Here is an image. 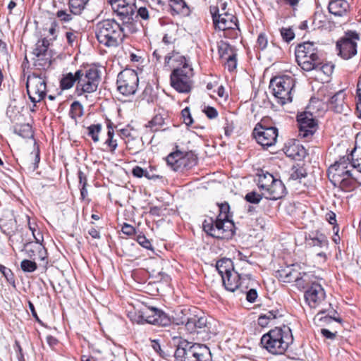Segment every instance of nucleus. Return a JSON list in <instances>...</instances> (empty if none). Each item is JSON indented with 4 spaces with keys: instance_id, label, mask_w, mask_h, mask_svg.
<instances>
[{
    "instance_id": "nucleus-1",
    "label": "nucleus",
    "mask_w": 361,
    "mask_h": 361,
    "mask_svg": "<svg viewBox=\"0 0 361 361\" xmlns=\"http://www.w3.org/2000/svg\"><path fill=\"white\" fill-rule=\"evenodd\" d=\"M103 68L96 66L81 67L75 72L63 73L60 79L61 90L75 87V90H97Z\"/></svg>"
},
{
    "instance_id": "nucleus-2",
    "label": "nucleus",
    "mask_w": 361,
    "mask_h": 361,
    "mask_svg": "<svg viewBox=\"0 0 361 361\" xmlns=\"http://www.w3.org/2000/svg\"><path fill=\"white\" fill-rule=\"evenodd\" d=\"M171 61L177 63V66L173 65V70L170 76L172 87L175 90H191L193 69L186 58L173 51L165 56V66H169Z\"/></svg>"
},
{
    "instance_id": "nucleus-3",
    "label": "nucleus",
    "mask_w": 361,
    "mask_h": 361,
    "mask_svg": "<svg viewBox=\"0 0 361 361\" xmlns=\"http://www.w3.org/2000/svg\"><path fill=\"white\" fill-rule=\"evenodd\" d=\"M293 342L292 330L286 325L274 327L260 339L262 347L274 355H285Z\"/></svg>"
},
{
    "instance_id": "nucleus-4",
    "label": "nucleus",
    "mask_w": 361,
    "mask_h": 361,
    "mask_svg": "<svg viewBox=\"0 0 361 361\" xmlns=\"http://www.w3.org/2000/svg\"><path fill=\"white\" fill-rule=\"evenodd\" d=\"M95 35L98 42L107 47H118L126 36L123 26L114 19L98 22L95 26Z\"/></svg>"
},
{
    "instance_id": "nucleus-5",
    "label": "nucleus",
    "mask_w": 361,
    "mask_h": 361,
    "mask_svg": "<svg viewBox=\"0 0 361 361\" xmlns=\"http://www.w3.org/2000/svg\"><path fill=\"white\" fill-rule=\"evenodd\" d=\"M298 64L305 71H313L321 63V56L314 43L305 42L298 44L295 51Z\"/></svg>"
},
{
    "instance_id": "nucleus-6",
    "label": "nucleus",
    "mask_w": 361,
    "mask_h": 361,
    "mask_svg": "<svg viewBox=\"0 0 361 361\" xmlns=\"http://www.w3.org/2000/svg\"><path fill=\"white\" fill-rule=\"evenodd\" d=\"M176 361H212L209 349L204 345L181 343L174 353Z\"/></svg>"
},
{
    "instance_id": "nucleus-7",
    "label": "nucleus",
    "mask_w": 361,
    "mask_h": 361,
    "mask_svg": "<svg viewBox=\"0 0 361 361\" xmlns=\"http://www.w3.org/2000/svg\"><path fill=\"white\" fill-rule=\"evenodd\" d=\"M177 325L185 324L187 330L192 334H196L198 339L202 341L209 340L214 331L212 329L211 324L207 322L205 317H197L195 315L185 319L176 322Z\"/></svg>"
},
{
    "instance_id": "nucleus-8",
    "label": "nucleus",
    "mask_w": 361,
    "mask_h": 361,
    "mask_svg": "<svg viewBox=\"0 0 361 361\" xmlns=\"http://www.w3.org/2000/svg\"><path fill=\"white\" fill-rule=\"evenodd\" d=\"M166 161L173 171L184 172L197 165V157L192 152H185L176 149L166 157Z\"/></svg>"
},
{
    "instance_id": "nucleus-9",
    "label": "nucleus",
    "mask_w": 361,
    "mask_h": 361,
    "mask_svg": "<svg viewBox=\"0 0 361 361\" xmlns=\"http://www.w3.org/2000/svg\"><path fill=\"white\" fill-rule=\"evenodd\" d=\"M203 230L213 238L225 239L231 238L234 233V224L230 219H212L204 220L202 224Z\"/></svg>"
},
{
    "instance_id": "nucleus-10",
    "label": "nucleus",
    "mask_w": 361,
    "mask_h": 361,
    "mask_svg": "<svg viewBox=\"0 0 361 361\" xmlns=\"http://www.w3.org/2000/svg\"><path fill=\"white\" fill-rule=\"evenodd\" d=\"M360 39L355 31H348L336 42L338 55L343 59L348 60L356 55L357 41Z\"/></svg>"
},
{
    "instance_id": "nucleus-11",
    "label": "nucleus",
    "mask_w": 361,
    "mask_h": 361,
    "mask_svg": "<svg viewBox=\"0 0 361 361\" xmlns=\"http://www.w3.org/2000/svg\"><path fill=\"white\" fill-rule=\"evenodd\" d=\"M257 142L263 147H269L276 144L278 129L276 127H267L259 123L252 133Z\"/></svg>"
},
{
    "instance_id": "nucleus-12",
    "label": "nucleus",
    "mask_w": 361,
    "mask_h": 361,
    "mask_svg": "<svg viewBox=\"0 0 361 361\" xmlns=\"http://www.w3.org/2000/svg\"><path fill=\"white\" fill-rule=\"evenodd\" d=\"M299 135L309 139L312 137L317 128V120L310 111H304L297 115Z\"/></svg>"
},
{
    "instance_id": "nucleus-13",
    "label": "nucleus",
    "mask_w": 361,
    "mask_h": 361,
    "mask_svg": "<svg viewBox=\"0 0 361 361\" xmlns=\"http://www.w3.org/2000/svg\"><path fill=\"white\" fill-rule=\"evenodd\" d=\"M141 317L146 322L162 326H169L173 322L171 318L162 310L152 307H146L141 311Z\"/></svg>"
},
{
    "instance_id": "nucleus-14",
    "label": "nucleus",
    "mask_w": 361,
    "mask_h": 361,
    "mask_svg": "<svg viewBox=\"0 0 361 361\" xmlns=\"http://www.w3.org/2000/svg\"><path fill=\"white\" fill-rule=\"evenodd\" d=\"M210 13L216 29L223 30L236 27L238 18L235 15L228 12L220 13L216 6L210 7Z\"/></svg>"
},
{
    "instance_id": "nucleus-15",
    "label": "nucleus",
    "mask_w": 361,
    "mask_h": 361,
    "mask_svg": "<svg viewBox=\"0 0 361 361\" xmlns=\"http://www.w3.org/2000/svg\"><path fill=\"white\" fill-rule=\"evenodd\" d=\"M351 164L350 154L343 156L332 164L328 169V176L331 182L339 180L343 176H351V172L348 170V166Z\"/></svg>"
},
{
    "instance_id": "nucleus-16",
    "label": "nucleus",
    "mask_w": 361,
    "mask_h": 361,
    "mask_svg": "<svg viewBox=\"0 0 361 361\" xmlns=\"http://www.w3.org/2000/svg\"><path fill=\"white\" fill-rule=\"evenodd\" d=\"M305 300L311 308L317 307L326 298L323 287L317 282H312L305 291Z\"/></svg>"
},
{
    "instance_id": "nucleus-17",
    "label": "nucleus",
    "mask_w": 361,
    "mask_h": 361,
    "mask_svg": "<svg viewBox=\"0 0 361 361\" xmlns=\"http://www.w3.org/2000/svg\"><path fill=\"white\" fill-rule=\"evenodd\" d=\"M111 6L121 20L128 22L133 18L135 8V4H129L126 0H120Z\"/></svg>"
},
{
    "instance_id": "nucleus-18",
    "label": "nucleus",
    "mask_w": 361,
    "mask_h": 361,
    "mask_svg": "<svg viewBox=\"0 0 361 361\" xmlns=\"http://www.w3.org/2000/svg\"><path fill=\"white\" fill-rule=\"evenodd\" d=\"M294 87V78L286 75L274 77L271 79L269 86L271 90H293Z\"/></svg>"
},
{
    "instance_id": "nucleus-19",
    "label": "nucleus",
    "mask_w": 361,
    "mask_h": 361,
    "mask_svg": "<svg viewBox=\"0 0 361 361\" xmlns=\"http://www.w3.org/2000/svg\"><path fill=\"white\" fill-rule=\"evenodd\" d=\"M282 309L274 308L262 313L257 319V324L261 327H267L269 324H276L277 321L283 317Z\"/></svg>"
},
{
    "instance_id": "nucleus-20",
    "label": "nucleus",
    "mask_w": 361,
    "mask_h": 361,
    "mask_svg": "<svg viewBox=\"0 0 361 361\" xmlns=\"http://www.w3.org/2000/svg\"><path fill=\"white\" fill-rule=\"evenodd\" d=\"M286 192V188L283 182L280 179L276 178L274 182L262 192V195L267 199L276 200L283 197Z\"/></svg>"
},
{
    "instance_id": "nucleus-21",
    "label": "nucleus",
    "mask_w": 361,
    "mask_h": 361,
    "mask_svg": "<svg viewBox=\"0 0 361 361\" xmlns=\"http://www.w3.org/2000/svg\"><path fill=\"white\" fill-rule=\"evenodd\" d=\"M329 13L337 17L347 16L350 10V5L345 0H331L329 3Z\"/></svg>"
},
{
    "instance_id": "nucleus-22",
    "label": "nucleus",
    "mask_w": 361,
    "mask_h": 361,
    "mask_svg": "<svg viewBox=\"0 0 361 361\" xmlns=\"http://www.w3.org/2000/svg\"><path fill=\"white\" fill-rule=\"evenodd\" d=\"M117 90L120 91L123 87L130 88V90H135V86L138 82V78L133 73H121L118 76Z\"/></svg>"
},
{
    "instance_id": "nucleus-23",
    "label": "nucleus",
    "mask_w": 361,
    "mask_h": 361,
    "mask_svg": "<svg viewBox=\"0 0 361 361\" xmlns=\"http://www.w3.org/2000/svg\"><path fill=\"white\" fill-rule=\"evenodd\" d=\"M222 282L226 290L230 292L238 290L240 281V274L236 271H231L226 275H223Z\"/></svg>"
},
{
    "instance_id": "nucleus-24",
    "label": "nucleus",
    "mask_w": 361,
    "mask_h": 361,
    "mask_svg": "<svg viewBox=\"0 0 361 361\" xmlns=\"http://www.w3.org/2000/svg\"><path fill=\"white\" fill-rule=\"evenodd\" d=\"M286 154L288 157L298 160L304 159L307 154L305 147L300 144H293L288 147Z\"/></svg>"
},
{
    "instance_id": "nucleus-25",
    "label": "nucleus",
    "mask_w": 361,
    "mask_h": 361,
    "mask_svg": "<svg viewBox=\"0 0 361 361\" xmlns=\"http://www.w3.org/2000/svg\"><path fill=\"white\" fill-rule=\"evenodd\" d=\"M258 176V183L257 185L259 188L262 190L263 192L269 187L276 179L274 177V176L267 172L264 171L263 170H261L260 172L257 174Z\"/></svg>"
},
{
    "instance_id": "nucleus-26",
    "label": "nucleus",
    "mask_w": 361,
    "mask_h": 361,
    "mask_svg": "<svg viewBox=\"0 0 361 361\" xmlns=\"http://www.w3.org/2000/svg\"><path fill=\"white\" fill-rule=\"evenodd\" d=\"M169 5L176 14L188 16L190 13V8L184 0H169Z\"/></svg>"
},
{
    "instance_id": "nucleus-27",
    "label": "nucleus",
    "mask_w": 361,
    "mask_h": 361,
    "mask_svg": "<svg viewBox=\"0 0 361 361\" xmlns=\"http://www.w3.org/2000/svg\"><path fill=\"white\" fill-rule=\"evenodd\" d=\"M46 82L44 79L39 76H29L26 82L27 90L32 89L34 90H46Z\"/></svg>"
},
{
    "instance_id": "nucleus-28",
    "label": "nucleus",
    "mask_w": 361,
    "mask_h": 361,
    "mask_svg": "<svg viewBox=\"0 0 361 361\" xmlns=\"http://www.w3.org/2000/svg\"><path fill=\"white\" fill-rule=\"evenodd\" d=\"M165 114L158 113L145 125L151 132L158 131L165 123Z\"/></svg>"
},
{
    "instance_id": "nucleus-29",
    "label": "nucleus",
    "mask_w": 361,
    "mask_h": 361,
    "mask_svg": "<svg viewBox=\"0 0 361 361\" xmlns=\"http://www.w3.org/2000/svg\"><path fill=\"white\" fill-rule=\"evenodd\" d=\"M219 274L222 277L228 273L235 271L233 262L230 259L224 258L217 261L216 264Z\"/></svg>"
},
{
    "instance_id": "nucleus-30",
    "label": "nucleus",
    "mask_w": 361,
    "mask_h": 361,
    "mask_svg": "<svg viewBox=\"0 0 361 361\" xmlns=\"http://www.w3.org/2000/svg\"><path fill=\"white\" fill-rule=\"evenodd\" d=\"M240 281L238 290L241 293L253 288L256 284V281L250 274L240 273Z\"/></svg>"
},
{
    "instance_id": "nucleus-31",
    "label": "nucleus",
    "mask_w": 361,
    "mask_h": 361,
    "mask_svg": "<svg viewBox=\"0 0 361 361\" xmlns=\"http://www.w3.org/2000/svg\"><path fill=\"white\" fill-rule=\"evenodd\" d=\"M34 65L38 69L46 70L49 68L51 65V55L50 53H47L46 55L44 54L40 56H36L34 58Z\"/></svg>"
},
{
    "instance_id": "nucleus-32",
    "label": "nucleus",
    "mask_w": 361,
    "mask_h": 361,
    "mask_svg": "<svg viewBox=\"0 0 361 361\" xmlns=\"http://www.w3.org/2000/svg\"><path fill=\"white\" fill-rule=\"evenodd\" d=\"M325 313H327V315L325 316V317H321L319 318L320 321H324V322H327V323L329 322L331 320H334V321L338 322L339 323L342 322V319L341 318H340V317H334L335 314H336V311L333 309V307H331V303L329 304V308L323 309V310H320L317 313V317H319V315L324 314Z\"/></svg>"
},
{
    "instance_id": "nucleus-33",
    "label": "nucleus",
    "mask_w": 361,
    "mask_h": 361,
    "mask_svg": "<svg viewBox=\"0 0 361 361\" xmlns=\"http://www.w3.org/2000/svg\"><path fill=\"white\" fill-rule=\"evenodd\" d=\"M49 45V40L47 38L37 41L32 51L33 55L35 56H40L42 54L46 55L47 53H49L48 50Z\"/></svg>"
},
{
    "instance_id": "nucleus-34",
    "label": "nucleus",
    "mask_w": 361,
    "mask_h": 361,
    "mask_svg": "<svg viewBox=\"0 0 361 361\" xmlns=\"http://www.w3.org/2000/svg\"><path fill=\"white\" fill-rule=\"evenodd\" d=\"M87 3V1L83 0H69L68 6L70 12L73 15H80Z\"/></svg>"
},
{
    "instance_id": "nucleus-35",
    "label": "nucleus",
    "mask_w": 361,
    "mask_h": 361,
    "mask_svg": "<svg viewBox=\"0 0 361 361\" xmlns=\"http://www.w3.org/2000/svg\"><path fill=\"white\" fill-rule=\"evenodd\" d=\"M298 275H301V273L298 272L291 267H288L279 271L280 278L285 283L295 281Z\"/></svg>"
},
{
    "instance_id": "nucleus-36",
    "label": "nucleus",
    "mask_w": 361,
    "mask_h": 361,
    "mask_svg": "<svg viewBox=\"0 0 361 361\" xmlns=\"http://www.w3.org/2000/svg\"><path fill=\"white\" fill-rule=\"evenodd\" d=\"M15 133L23 138H33L34 131L29 123H23L15 128Z\"/></svg>"
},
{
    "instance_id": "nucleus-37",
    "label": "nucleus",
    "mask_w": 361,
    "mask_h": 361,
    "mask_svg": "<svg viewBox=\"0 0 361 361\" xmlns=\"http://www.w3.org/2000/svg\"><path fill=\"white\" fill-rule=\"evenodd\" d=\"M306 169L298 164L293 166L290 170L289 180H300L307 176Z\"/></svg>"
},
{
    "instance_id": "nucleus-38",
    "label": "nucleus",
    "mask_w": 361,
    "mask_h": 361,
    "mask_svg": "<svg viewBox=\"0 0 361 361\" xmlns=\"http://www.w3.org/2000/svg\"><path fill=\"white\" fill-rule=\"evenodd\" d=\"M43 236L40 235V238L35 237V249L37 252L38 258L42 261L47 259V251L44 246L42 245Z\"/></svg>"
},
{
    "instance_id": "nucleus-39",
    "label": "nucleus",
    "mask_w": 361,
    "mask_h": 361,
    "mask_svg": "<svg viewBox=\"0 0 361 361\" xmlns=\"http://www.w3.org/2000/svg\"><path fill=\"white\" fill-rule=\"evenodd\" d=\"M341 92H336L329 99V105L330 106V108L336 112H340L342 109L343 99L340 98Z\"/></svg>"
},
{
    "instance_id": "nucleus-40",
    "label": "nucleus",
    "mask_w": 361,
    "mask_h": 361,
    "mask_svg": "<svg viewBox=\"0 0 361 361\" xmlns=\"http://www.w3.org/2000/svg\"><path fill=\"white\" fill-rule=\"evenodd\" d=\"M272 97L276 102L281 105H284L292 99L290 96L291 92H271Z\"/></svg>"
},
{
    "instance_id": "nucleus-41",
    "label": "nucleus",
    "mask_w": 361,
    "mask_h": 361,
    "mask_svg": "<svg viewBox=\"0 0 361 361\" xmlns=\"http://www.w3.org/2000/svg\"><path fill=\"white\" fill-rule=\"evenodd\" d=\"M83 114V107L78 101H75L71 105L69 116L77 123V118Z\"/></svg>"
},
{
    "instance_id": "nucleus-42",
    "label": "nucleus",
    "mask_w": 361,
    "mask_h": 361,
    "mask_svg": "<svg viewBox=\"0 0 361 361\" xmlns=\"http://www.w3.org/2000/svg\"><path fill=\"white\" fill-rule=\"evenodd\" d=\"M310 240L311 243H310V245L312 246L327 247L329 245L327 238L322 233H317L315 236L310 238Z\"/></svg>"
},
{
    "instance_id": "nucleus-43",
    "label": "nucleus",
    "mask_w": 361,
    "mask_h": 361,
    "mask_svg": "<svg viewBox=\"0 0 361 361\" xmlns=\"http://www.w3.org/2000/svg\"><path fill=\"white\" fill-rule=\"evenodd\" d=\"M355 180L351 176H343L339 178V180L333 181L332 183L336 185L339 183L340 188L345 191L350 190L354 185Z\"/></svg>"
},
{
    "instance_id": "nucleus-44",
    "label": "nucleus",
    "mask_w": 361,
    "mask_h": 361,
    "mask_svg": "<svg viewBox=\"0 0 361 361\" xmlns=\"http://www.w3.org/2000/svg\"><path fill=\"white\" fill-rule=\"evenodd\" d=\"M309 279H310V276L306 273H303L302 275V274L298 275L297 276V279L295 280L297 287L300 289H305V288L307 289V288L310 287Z\"/></svg>"
},
{
    "instance_id": "nucleus-45",
    "label": "nucleus",
    "mask_w": 361,
    "mask_h": 361,
    "mask_svg": "<svg viewBox=\"0 0 361 361\" xmlns=\"http://www.w3.org/2000/svg\"><path fill=\"white\" fill-rule=\"evenodd\" d=\"M78 178H79V184L81 185L80 188V194L82 199H85V197L87 195V190L86 189L87 185V177L85 174L82 171H78Z\"/></svg>"
},
{
    "instance_id": "nucleus-46",
    "label": "nucleus",
    "mask_w": 361,
    "mask_h": 361,
    "mask_svg": "<svg viewBox=\"0 0 361 361\" xmlns=\"http://www.w3.org/2000/svg\"><path fill=\"white\" fill-rule=\"evenodd\" d=\"M88 135L92 139L94 142L99 141V133L102 130L101 124H94L91 125L87 128Z\"/></svg>"
},
{
    "instance_id": "nucleus-47",
    "label": "nucleus",
    "mask_w": 361,
    "mask_h": 361,
    "mask_svg": "<svg viewBox=\"0 0 361 361\" xmlns=\"http://www.w3.org/2000/svg\"><path fill=\"white\" fill-rule=\"evenodd\" d=\"M225 37L235 39H237L240 35V30L238 27V23H236V27L232 26L231 28L223 30Z\"/></svg>"
},
{
    "instance_id": "nucleus-48",
    "label": "nucleus",
    "mask_w": 361,
    "mask_h": 361,
    "mask_svg": "<svg viewBox=\"0 0 361 361\" xmlns=\"http://www.w3.org/2000/svg\"><path fill=\"white\" fill-rule=\"evenodd\" d=\"M20 268L24 272H33L37 269L35 262L30 259H23L20 262Z\"/></svg>"
},
{
    "instance_id": "nucleus-49",
    "label": "nucleus",
    "mask_w": 361,
    "mask_h": 361,
    "mask_svg": "<svg viewBox=\"0 0 361 361\" xmlns=\"http://www.w3.org/2000/svg\"><path fill=\"white\" fill-rule=\"evenodd\" d=\"M219 214L216 219H229L230 206L228 202L218 204Z\"/></svg>"
},
{
    "instance_id": "nucleus-50",
    "label": "nucleus",
    "mask_w": 361,
    "mask_h": 361,
    "mask_svg": "<svg viewBox=\"0 0 361 361\" xmlns=\"http://www.w3.org/2000/svg\"><path fill=\"white\" fill-rule=\"evenodd\" d=\"M333 68V66L328 63H323L322 59H321L320 64L313 70L316 71L319 74L323 73L324 75L329 76L332 73Z\"/></svg>"
},
{
    "instance_id": "nucleus-51",
    "label": "nucleus",
    "mask_w": 361,
    "mask_h": 361,
    "mask_svg": "<svg viewBox=\"0 0 361 361\" xmlns=\"http://www.w3.org/2000/svg\"><path fill=\"white\" fill-rule=\"evenodd\" d=\"M114 129L109 130L107 132V139L105 144L109 147V150L113 152L116 149L118 144L116 140L114 139Z\"/></svg>"
},
{
    "instance_id": "nucleus-52",
    "label": "nucleus",
    "mask_w": 361,
    "mask_h": 361,
    "mask_svg": "<svg viewBox=\"0 0 361 361\" xmlns=\"http://www.w3.org/2000/svg\"><path fill=\"white\" fill-rule=\"evenodd\" d=\"M136 92H114V96L118 100L126 102L132 100Z\"/></svg>"
},
{
    "instance_id": "nucleus-53",
    "label": "nucleus",
    "mask_w": 361,
    "mask_h": 361,
    "mask_svg": "<svg viewBox=\"0 0 361 361\" xmlns=\"http://www.w3.org/2000/svg\"><path fill=\"white\" fill-rule=\"evenodd\" d=\"M268 37L266 33L260 32L257 37L256 47L260 51H264L268 45Z\"/></svg>"
},
{
    "instance_id": "nucleus-54",
    "label": "nucleus",
    "mask_w": 361,
    "mask_h": 361,
    "mask_svg": "<svg viewBox=\"0 0 361 361\" xmlns=\"http://www.w3.org/2000/svg\"><path fill=\"white\" fill-rule=\"evenodd\" d=\"M262 195L255 191H251L245 195V200L251 204H258L262 199Z\"/></svg>"
},
{
    "instance_id": "nucleus-55",
    "label": "nucleus",
    "mask_w": 361,
    "mask_h": 361,
    "mask_svg": "<svg viewBox=\"0 0 361 361\" xmlns=\"http://www.w3.org/2000/svg\"><path fill=\"white\" fill-rule=\"evenodd\" d=\"M0 272L3 274V276L6 278V281L9 283L13 285L15 284L14 275L9 268H7L4 265L0 264Z\"/></svg>"
},
{
    "instance_id": "nucleus-56",
    "label": "nucleus",
    "mask_w": 361,
    "mask_h": 361,
    "mask_svg": "<svg viewBox=\"0 0 361 361\" xmlns=\"http://www.w3.org/2000/svg\"><path fill=\"white\" fill-rule=\"evenodd\" d=\"M280 32L283 39L286 42H290L295 37V33L291 28L282 27Z\"/></svg>"
},
{
    "instance_id": "nucleus-57",
    "label": "nucleus",
    "mask_w": 361,
    "mask_h": 361,
    "mask_svg": "<svg viewBox=\"0 0 361 361\" xmlns=\"http://www.w3.org/2000/svg\"><path fill=\"white\" fill-rule=\"evenodd\" d=\"M56 16L62 22V23H68L71 20H72V13H68L65 10H59L56 13Z\"/></svg>"
},
{
    "instance_id": "nucleus-58",
    "label": "nucleus",
    "mask_w": 361,
    "mask_h": 361,
    "mask_svg": "<svg viewBox=\"0 0 361 361\" xmlns=\"http://www.w3.org/2000/svg\"><path fill=\"white\" fill-rule=\"evenodd\" d=\"M229 71H233L237 66L236 54L231 53L228 56L226 63Z\"/></svg>"
},
{
    "instance_id": "nucleus-59",
    "label": "nucleus",
    "mask_w": 361,
    "mask_h": 361,
    "mask_svg": "<svg viewBox=\"0 0 361 361\" xmlns=\"http://www.w3.org/2000/svg\"><path fill=\"white\" fill-rule=\"evenodd\" d=\"M244 293H245L246 300L249 302L253 303L256 301L258 294L257 290L254 287L244 291Z\"/></svg>"
},
{
    "instance_id": "nucleus-60",
    "label": "nucleus",
    "mask_w": 361,
    "mask_h": 361,
    "mask_svg": "<svg viewBox=\"0 0 361 361\" xmlns=\"http://www.w3.org/2000/svg\"><path fill=\"white\" fill-rule=\"evenodd\" d=\"M202 111L209 119L216 118L219 114L217 110L215 108L209 106H204Z\"/></svg>"
},
{
    "instance_id": "nucleus-61",
    "label": "nucleus",
    "mask_w": 361,
    "mask_h": 361,
    "mask_svg": "<svg viewBox=\"0 0 361 361\" xmlns=\"http://www.w3.org/2000/svg\"><path fill=\"white\" fill-rule=\"evenodd\" d=\"M181 115L183 118V122L187 126H190L193 123V119L191 116L190 109L188 107H185L184 109L182 110Z\"/></svg>"
},
{
    "instance_id": "nucleus-62",
    "label": "nucleus",
    "mask_w": 361,
    "mask_h": 361,
    "mask_svg": "<svg viewBox=\"0 0 361 361\" xmlns=\"http://www.w3.org/2000/svg\"><path fill=\"white\" fill-rule=\"evenodd\" d=\"M231 51L233 53L232 51V47L230 44L226 42H221L219 46V52L220 54L221 57H224L225 55L228 54V52Z\"/></svg>"
},
{
    "instance_id": "nucleus-63",
    "label": "nucleus",
    "mask_w": 361,
    "mask_h": 361,
    "mask_svg": "<svg viewBox=\"0 0 361 361\" xmlns=\"http://www.w3.org/2000/svg\"><path fill=\"white\" fill-rule=\"evenodd\" d=\"M336 214L334 212H333L332 211H329V212H327L326 214V220L330 224L334 225V230H335L336 228L337 229L336 233H337L338 231V227L336 224Z\"/></svg>"
},
{
    "instance_id": "nucleus-64",
    "label": "nucleus",
    "mask_w": 361,
    "mask_h": 361,
    "mask_svg": "<svg viewBox=\"0 0 361 361\" xmlns=\"http://www.w3.org/2000/svg\"><path fill=\"white\" fill-rule=\"evenodd\" d=\"M356 150L355 148L350 153L351 157V166L354 169H357L358 171L361 173V158L354 159V153Z\"/></svg>"
}]
</instances>
